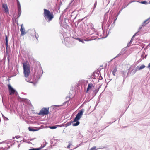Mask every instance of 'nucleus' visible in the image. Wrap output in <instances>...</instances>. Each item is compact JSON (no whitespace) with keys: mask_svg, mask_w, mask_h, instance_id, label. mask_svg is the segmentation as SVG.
Returning a JSON list of instances; mask_svg holds the SVG:
<instances>
[{"mask_svg":"<svg viewBox=\"0 0 150 150\" xmlns=\"http://www.w3.org/2000/svg\"><path fill=\"white\" fill-rule=\"evenodd\" d=\"M43 73V71L42 68H40L38 71L35 70L34 74L35 77L36 76V79L37 80V81L33 82V81H30L31 79H26L25 80L27 82L33 83L34 86H35L37 83L38 80L42 76Z\"/></svg>","mask_w":150,"mask_h":150,"instance_id":"f257e3e1","label":"nucleus"},{"mask_svg":"<svg viewBox=\"0 0 150 150\" xmlns=\"http://www.w3.org/2000/svg\"><path fill=\"white\" fill-rule=\"evenodd\" d=\"M23 68L24 76L28 77L30 72V67L28 62L23 63Z\"/></svg>","mask_w":150,"mask_h":150,"instance_id":"f03ea898","label":"nucleus"},{"mask_svg":"<svg viewBox=\"0 0 150 150\" xmlns=\"http://www.w3.org/2000/svg\"><path fill=\"white\" fill-rule=\"evenodd\" d=\"M44 14L45 19L48 20V22L51 21L54 18L53 14L48 10L46 9H44Z\"/></svg>","mask_w":150,"mask_h":150,"instance_id":"7ed1b4c3","label":"nucleus"},{"mask_svg":"<svg viewBox=\"0 0 150 150\" xmlns=\"http://www.w3.org/2000/svg\"><path fill=\"white\" fill-rule=\"evenodd\" d=\"M49 108H42L38 114L39 115H47L48 114L49 112Z\"/></svg>","mask_w":150,"mask_h":150,"instance_id":"20e7f679","label":"nucleus"},{"mask_svg":"<svg viewBox=\"0 0 150 150\" xmlns=\"http://www.w3.org/2000/svg\"><path fill=\"white\" fill-rule=\"evenodd\" d=\"M8 87L9 89V92L10 95H13L15 94L16 96L18 95L17 91L14 89L10 84L8 85Z\"/></svg>","mask_w":150,"mask_h":150,"instance_id":"39448f33","label":"nucleus"},{"mask_svg":"<svg viewBox=\"0 0 150 150\" xmlns=\"http://www.w3.org/2000/svg\"><path fill=\"white\" fill-rule=\"evenodd\" d=\"M16 1L17 3L18 8V15L17 16V19L20 16L21 13V10L20 2H19L18 0H16Z\"/></svg>","mask_w":150,"mask_h":150,"instance_id":"423d86ee","label":"nucleus"},{"mask_svg":"<svg viewBox=\"0 0 150 150\" xmlns=\"http://www.w3.org/2000/svg\"><path fill=\"white\" fill-rule=\"evenodd\" d=\"M79 30L82 33H84L86 30L85 25L84 23L80 24L78 28Z\"/></svg>","mask_w":150,"mask_h":150,"instance_id":"0eeeda50","label":"nucleus"},{"mask_svg":"<svg viewBox=\"0 0 150 150\" xmlns=\"http://www.w3.org/2000/svg\"><path fill=\"white\" fill-rule=\"evenodd\" d=\"M79 118L76 116L75 118L74 119L73 121L72 125L73 126H76L80 124V122L79 121Z\"/></svg>","mask_w":150,"mask_h":150,"instance_id":"6e6552de","label":"nucleus"},{"mask_svg":"<svg viewBox=\"0 0 150 150\" xmlns=\"http://www.w3.org/2000/svg\"><path fill=\"white\" fill-rule=\"evenodd\" d=\"M84 110L83 109H82L76 115V117L79 118V119L82 117Z\"/></svg>","mask_w":150,"mask_h":150,"instance_id":"1a4fd4ad","label":"nucleus"},{"mask_svg":"<svg viewBox=\"0 0 150 150\" xmlns=\"http://www.w3.org/2000/svg\"><path fill=\"white\" fill-rule=\"evenodd\" d=\"M2 8L4 9V11L6 13H9V10L6 4H2Z\"/></svg>","mask_w":150,"mask_h":150,"instance_id":"9d476101","label":"nucleus"},{"mask_svg":"<svg viewBox=\"0 0 150 150\" xmlns=\"http://www.w3.org/2000/svg\"><path fill=\"white\" fill-rule=\"evenodd\" d=\"M20 30L21 32V35L22 36H23L26 33V32L25 31V29L24 27L23 26V24H22L21 26Z\"/></svg>","mask_w":150,"mask_h":150,"instance_id":"9b49d317","label":"nucleus"},{"mask_svg":"<svg viewBox=\"0 0 150 150\" xmlns=\"http://www.w3.org/2000/svg\"><path fill=\"white\" fill-rule=\"evenodd\" d=\"M70 96H67L66 98H65V99L66 100H67V98H68V100H67L65 102H64L63 103V104L62 105H54V106H55V107H60V106H63V105H65L66 103H69V101L70 100Z\"/></svg>","mask_w":150,"mask_h":150,"instance_id":"f8f14e48","label":"nucleus"},{"mask_svg":"<svg viewBox=\"0 0 150 150\" xmlns=\"http://www.w3.org/2000/svg\"><path fill=\"white\" fill-rule=\"evenodd\" d=\"M120 72H121L120 74L122 75V76L123 78V81H124L125 80V79L127 76H126V74L127 73V71H120Z\"/></svg>","mask_w":150,"mask_h":150,"instance_id":"ddd939ff","label":"nucleus"},{"mask_svg":"<svg viewBox=\"0 0 150 150\" xmlns=\"http://www.w3.org/2000/svg\"><path fill=\"white\" fill-rule=\"evenodd\" d=\"M126 50V48L125 47L124 48H123L121 51V52H120V53L117 55L115 58H116L117 57L119 56L120 55H122L124 53L125 51Z\"/></svg>","mask_w":150,"mask_h":150,"instance_id":"4468645a","label":"nucleus"},{"mask_svg":"<svg viewBox=\"0 0 150 150\" xmlns=\"http://www.w3.org/2000/svg\"><path fill=\"white\" fill-rule=\"evenodd\" d=\"M138 33V32H137L132 37L129 43H128L127 44V47H128L130 46V45L132 44V43L133 41V38L135 37L136 36V34Z\"/></svg>","mask_w":150,"mask_h":150,"instance_id":"2eb2a0df","label":"nucleus"},{"mask_svg":"<svg viewBox=\"0 0 150 150\" xmlns=\"http://www.w3.org/2000/svg\"><path fill=\"white\" fill-rule=\"evenodd\" d=\"M28 129L30 131H38L39 129V128L38 127H35V129L30 127L28 128Z\"/></svg>","mask_w":150,"mask_h":150,"instance_id":"dca6fc26","label":"nucleus"},{"mask_svg":"<svg viewBox=\"0 0 150 150\" xmlns=\"http://www.w3.org/2000/svg\"><path fill=\"white\" fill-rule=\"evenodd\" d=\"M106 14H105L104 16V21H103V22L102 23V27L103 26V24H105L106 22V20H107V18L106 17ZM102 28H103V27H102ZM102 29L103 30V34H104V31L103 30V28H102Z\"/></svg>","mask_w":150,"mask_h":150,"instance_id":"f3484780","label":"nucleus"},{"mask_svg":"<svg viewBox=\"0 0 150 150\" xmlns=\"http://www.w3.org/2000/svg\"><path fill=\"white\" fill-rule=\"evenodd\" d=\"M98 91L99 88L96 89L93 91V92L92 93V96H93V97L91 99L93 98L96 96Z\"/></svg>","mask_w":150,"mask_h":150,"instance_id":"a211bd4d","label":"nucleus"},{"mask_svg":"<svg viewBox=\"0 0 150 150\" xmlns=\"http://www.w3.org/2000/svg\"><path fill=\"white\" fill-rule=\"evenodd\" d=\"M139 67V66H137L134 69H133L132 71H131V73H132V74L133 75L138 70V68Z\"/></svg>","mask_w":150,"mask_h":150,"instance_id":"6ab92c4d","label":"nucleus"},{"mask_svg":"<svg viewBox=\"0 0 150 150\" xmlns=\"http://www.w3.org/2000/svg\"><path fill=\"white\" fill-rule=\"evenodd\" d=\"M150 21V17L144 21L142 25H145L148 24Z\"/></svg>","mask_w":150,"mask_h":150,"instance_id":"aec40b11","label":"nucleus"},{"mask_svg":"<svg viewBox=\"0 0 150 150\" xmlns=\"http://www.w3.org/2000/svg\"><path fill=\"white\" fill-rule=\"evenodd\" d=\"M59 125H55V126H49V128L52 129H56L57 127H59Z\"/></svg>","mask_w":150,"mask_h":150,"instance_id":"412c9836","label":"nucleus"},{"mask_svg":"<svg viewBox=\"0 0 150 150\" xmlns=\"http://www.w3.org/2000/svg\"><path fill=\"white\" fill-rule=\"evenodd\" d=\"M112 22V20L111 19H109V20L108 21L107 25L108 28L110 26V24H111Z\"/></svg>","mask_w":150,"mask_h":150,"instance_id":"4be33fe9","label":"nucleus"},{"mask_svg":"<svg viewBox=\"0 0 150 150\" xmlns=\"http://www.w3.org/2000/svg\"><path fill=\"white\" fill-rule=\"evenodd\" d=\"M146 67V66L142 64V65H141L138 68V70H142L143 68H144Z\"/></svg>","mask_w":150,"mask_h":150,"instance_id":"5701e85b","label":"nucleus"},{"mask_svg":"<svg viewBox=\"0 0 150 150\" xmlns=\"http://www.w3.org/2000/svg\"><path fill=\"white\" fill-rule=\"evenodd\" d=\"M145 53L144 52H143V53L142 54L141 56V58H142V59H145L147 56V55H146L145 56H144Z\"/></svg>","mask_w":150,"mask_h":150,"instance_id":"b1692460","label":"nucleus"},{"mask_svg":"<svg viewBox=\"0 0 150 150\" xmlns=\"http://www.w3.org/2000/svg\"><path fill=\"white\" fill-rule=\"evenodd\" d=\"M42 149V147L41 148H32L31 149H29L28 150H40Z\"/></svg>","mask_w":150,"mask_h":150,"instance_id":"393cba45","label":"nucleus"},{"mask_svg":"<svg viewBox=\"0 0 150 150\" xmlns=\"http://www.w3.org/2000/svg\"><path fill=\"white\" fill-rule=\"evenodd\" d=\"M79 39V41L80 42H82L83 43H84V41H90V40H89V39H88V40H85L84 41V40H83V39Z\"/></svg>","mask_w":150,"mask_h":150,"instance_id":"a878e982","label":"nucleus"},{"mask_svg":"<svg viewBox=\"0 0 150 150\" xmlns=\"http://www.w3.org/2000/svg\"><path fill=\"white\" fill-rule=\"evenodd\" d=\"M6 52L7 54L8 52V44H6Z\"/></svg>","mask_w":150,"mask_h":150,"instance_id":"bb28decb","label":"nucleus"},{"mask_svg":"<svg viewBox=\"0 0 150 150\" xmlns=\"http://www.w3.org/2000/svg\"><path fill=\"white\" fill-rule=\"evenodd\" d=\"M5 41H6L5 44H8V38L7 36L6 35H5Z\"/></svg>","mask_w":150,"mask_h":150,"instance_id":"cd10ccee","label":"nucleus"},{"mask_svg":"<svg viewBox=\"0 0 150 150\" xmlns=\"http://www.w3.org/2000/svg\"><path fill=\"white\" fill-rule=\"evenodd\" d=\"M34 32H35V35L36 38V39L38 40V38L39 37L38 35V33L35 32V30L34 29Z\"/></svg>","mask_w":150,"mask_h":150,"instance_id":"c85d7f7f","label":"nucleus"},{"mask_svg":"<svg viewBox=\"0 0 150 150\" xmlns=\"http://www.w3.org/2000/svg\"><path fill=\"white\" fill-rule=\"evenodd\" d=\"M140 3L141 4H148L147 2L146 1H141Z\"/></svg>","mask_w":150,"mask_h":150,"instance_id":"c756f323","label":"nucleus"},{"mask_svg":"<svg viewBox=\"0 0 150 150\" xmlns=\"http://www.w3.org/2000/svg\"><path fill=\"white\" fill-rule=\"evenodd\" d=\"M145 26V25H142L141 26L139 27L138 29V31L137 32H138V33L140 31V30L142 29V28L143 27H144Z\"/></svg>","mask_w":150,"mask_h":150,"instance_id":"7c9ffc66","label":"nucleus"},{"mask_svg":"<svg viewBox=\"0 0 150 150\" xmlns=\"http://www.w3.org/2000/svg\"><path fill=\"white\" fill-rule=\"evenodd\" d=\"M117 66H116L114 69L112 71V73H115L117 71Z\"/></svg>","mask_w":150,"mask_h":150,"instance_id":"2f4dec72","label":"nucleus"},{"mask_svg":"<svg viewBox=\"0 0 150 150\" xmlns=\"http://www.w3.org/2000/svg\"><path fill=\"white\" fill-rule=\"evenodd\" d=\"M93 86V85L92 83H89L88 85V87L90 89L92 88Z\"/></svg>","mask_w":150,"mask_h":150,"instance_id":"473e14b6","label":"nucleus"},{"mask_svg":"<svg viewBox=\"0 0 150 150\" xmlns=\"http://www.w3.org/2000/svg\"><path fill=\"white\" fill-rule=\"evenodd\" d=\"M72 123L73 124V122L72 121H70L67 122L66 123H67V125H68V126H69L71 125V124Z\"/></svg>","mask_w":150,"mask_h":150,"instance_id":"72a5a7b5","label":"nucleus"},{"mask_svg":"<svg viewBox=\"0 0 150 150\" xmlns=\"http://www.w3.org/2000/svg\"><path fill=\"white\" fill-rule=\"evenodd\" d=\"M97 1H96L95 3H94V6H93L94 9H95L96 7V6L97 5Z\"/></svg>","mask_w":150,"mask_h":150,"instance_id":"f704fd0d","label":"nucleus"},{"mask_svg":"<svg viewBox=\"0 0 150 150\" xmlns=\"http://www.w3.org/2000/svg\"><path fill=\"white\" fill-rule=\"evenodd\" d=\"M117 18V16H116V18L115 19L112 25H111L113 27H114V25H115V21L116 20Z\"/></svg>","mask_w":150,"mask_h":150,"instance_id":"c9c22d12","label":"nucleus"},{"mask_svg":"<svg viewBox=\"0 0 150 150\" xmlns=\"http://www.w3.org/2000/svg\"><path fill=\"white\" fill-rule=\"evenodd\" d=\"M96 146H93L92 148H91V149H89V150H96V149H96Z\"/></svg>","mask_w":150,"mask_h":150,"instance_id":"e433bc0d","label":"nucleus"},{"mask_svg":"<svg viewBox=\"0 0 150 150\" xmlns=\"http://www.w3.org/2000/svg\"><path fill=\"white\" fill-rule=\"evenodd\" d=\"M131 73V71H128V73H127V76L128 75H132V73Z\"/></svg>","mask_w":150,"mask_h":150,"instance_id":"4c0bfd02","label":"nucleus"},{"mask_svg":"<svg viewBox=\"0 0 150 150\" xmlns=\"http://www.w3.org/2000/svg\"><path fill=\"white\" fill-rule=\"evenodd\" d=\"M2 102L3 103V105H4L5 106V108H7V106L6 105H4V100H3V97L2 96Z\"/></svg>","mask_w":150,"mask_h":150,"instance_id":"58836bf2","label":"nucleus"},{"mask_svg":"<svg viewBox=\"0 0 150 150\" xmlns=\"http://www.w3.org/2000/svg\"><path fill=\"white\" fill-rule=\"evenodd\" d=\"M123 9V8H122V9H121L119 12L118 13L117 16H118V15L120 14V12H121L122 11V10Z\"/></svg>","mask_w":150,"mask_h":150,"instance_id":"ea45409f","label":"nucleus"},{"mask_svg":"<svg viewBox=\"0 0 150 150\" xmlns=\"http://www.w3.org/2000/svg\"><path fill=\"white\" fill-rule=\"evenodd\" d=\"M47 143L46 142H45V144L43 146H42V145H41V147H40V148L42 147V149L43 148V147H45V146Z\"/></svg>","mask_w":150,"mask_h":150,"instance_id":"a19ab883","label":"nucleus"},{"mask_svg":"<svg viewBox=\"0 0 150 150\" xmlns=\"http://www.w3.org/2000/svg\"><path fill=\"white\" fill-rule=\"evenodd\" d=\"M4 120L6 121H8V119L6 117H5L3 118Z\"/></svg>","mask_w":150,"mask_h":150,"instance_id":"79ce46f5","label":"nucleus"},{"mask_svg":"<svg viewBox=\"0 0 150 150\" xmlns=\"http://www.w3.org/2000/svg\"><path fill=\"white\" fill-rule=\"evenodd\" d=\"M147 68L149 69L150 70V63H149L147 67Z\"/></svg>","mask_w":150,"mask_h":150,"instance_id":"37998d69","label":"nucleus"},{"mask_svg":"<svg viewBox=\"0 0 150 150\" xmlns=\"http://www.w3.org/2000/svg\"><path fill=\"white\" fill-rule=\"evenodd\" d=\"M15 137L16 139H18V138H19L20 137V136H19V135L16 136H15Z\"/></svg>","mask_w":150,"mask_h":150,"instance_id":"c03bdc74","label":"nucleus"},{"mask_svg":"<svg viewBox=\"0 0 150 150\" xmlns=\"http://www.w3.org/2000/svg\"><path fill=\"white\" fill-rule=\"evenodd\" d=\"M90 89V88H88V87H87V90H86V93H87L88 92V91H89V90Z\"/></svg>","mask_w":150,"mask_h":150,"instance_id":"a18cd8bd","label":"nucleus"},{"mask_svg":"<svg viewBox=\"0 0 150 150\" xmlns=\"http://www.w3.org/2000/svg\"><path fill=\"white\" fill-rule=\"evenodd\" d=\"M70 146H71V144L70 143H69V144L68 145V146H67V148H70Z\"/></svg>","mask_w":150,"mask_h":150,"instance_id":"49530a36","label":"nucleus"},{"mask_svg":"<svg viewBox=\"0 0 150 150\" xmlns=\"http://www.w3.org/2000/svg\"><path fill=\"white\" fill-rule=\"evenodd\" d=\"M105 147H102V146H100V148H99V149H103L104 148H105Z\"/></svg>","mask_w":150,"mask_h":150,"instance_id":"de8ad7c7","label":"nucleus"},{"mask_svg":"<svg viewBox=\"0 0 150 150\" xmlns=\"http://www.w3.org/2000/svg\"><path fill=\"white\" fill-rule=\"evenodd\" d=\"M64 126L65 127H67V126H68V125H67V123H66V124H64Z\"/></svg>","mask_w":150,"mask_h":150,"instance_id":"09e8293b","label":"nucleus"},{"mask_svg":"<svg viewBox=\"0 0 150 150\" xmlns=\"http://www.w3.org/2000/svg\"><path fill=\"white\" fill-rule=\"evenodd\" d=\"M82 144V143H81L80 144H79V145H77L76 146V148H77V147H78L79 146H80L81 145V144Z\"/></svg>","mask_w":150,"mask_h":150,"instance_id":"8fccbe9b","label":"nucleus"},{"mask_svg":"<svg viewBox=\"0 0 150 150\" xmlns=\"http://www.w3.org/2000/svg\"><path fill=\"white\" fill-rule=\"evenodd\" d=\"M95 9H94V8H93V10H92L91 13V14L93 13V12Z\"/></svg>","mask_w":150,"mask_h":150,"instance_id":"3c124183","label":"nucleus"},{"mask_svg":"<svg viewBox=\"0 0 150 150\" xmlns=\"http://www.w3.org/2000/svg\"><path fill=\"white\" fill-rule=\"evenodd\" d=\"M108 34L107 33L106 34V35L105 36H104L103 37V38H106L108 36Z\"/></svg>","mask_w":150,"mask_h":150,"instance_id":"603ef678","label":"nucleus"},{"mask_svg":"<svg viewBox=\"0 0 150 150\" xmlns=\"http://www.w3.org/2000/svg\"><path fill=\"white\" fill-rule=\"evenodd\" d=\"M20 144H19L18 146V148L19 147H20Z\"/></svg>","mask_w":150,"mask_h":150,"instance_id":"864d4df0","label":"nucleus"},{"mask_svg":"<svg viewBox=\"0 0 150 150\" xmlns=\"http://www.w3.org/2000/svg\"><path fill=\"white\" fill-rule=\"evenodd\" d=\"M2 117L3 118H4L5 117V116L4 115H2Z\"/></svg>","mask_w":150,"mask_h":150,"instance_id":"5fc2aeb1","label":"nucleus"},{"mask_svg":"<svg viewBox=\"0 0 150 150\" xmlns=\"http://www.w3.org/2000/svg\"><path fill=\"white\" fill-rule=\"evenodd\" d=\"M65 0H62V2H64Z\"/></svg>","mask_w":150,"mask_h":150,"instance_id":"6e6d98bb","label":"nucleus"},{"mask_svg":"<svg viewBox=\"0 0 150 150\" xmlns=\"http://www.w3.org/2000/svg\"><path fill=\"white\" fill-rule=\"evenodd\" d=\"M23 140L24 142H25V140L24 138L23 139Z\"/></svg>","mask_w":150,"mask_h":150,"instance_id":"4d7b16f0","label":"nucleus"},{"mask_svg":"<svg viewBox=\"0 0 150 150\" xmlns=\"http://www.w3.org/2000/svg\"><path fill=\"white\" fill-rule=\"evenodd\" d=\"M129 98H131V96H129Z\"/></svg>","mask_w":150,"mask_h":150,"instance_id":"13d9d810","label":"nucleus"},{"mask_svg":"<svg viewBox=\"0 0 150 150\" xmlns=\"http://www.w3.org/2000/svg\"><path fill=\"white\" fill-rule=\"evenodd\" d=\"M12 139H15V137H13Z\"/></svg>","mask_w":150,"mask_h":150,"instance_id":"bf43d9fd","label":"nucleus"},{"mask_svg":"<svg viewBox=\"0 0 150 150\" xmlns=\"http://www.w3.org/2000/svg\"><path fill=\"white\" fill-rule=\"evenodd\" d=\"M112 74H113V75L114 76H115V73H112Z\"/></svg>","mask_w":150,"mask_h":150,"instance_id":"052dcab7","label":"nucleus"},{"mask_svg":"<svg viewBox=\"0 0 150 150\" xmlns=\"http://www.w3.org/2000/svg\"><path fill=\"white\" fill-rule=\"evenodd\" d=\"M135 1H137V2H139V1H133L132 2H135Z\"/></svg>","mask_w":150,"mask_h":150,"instance_id":"680f3d73","label":"nucleus"},{"mask_svg":"<svg viewBox=\"0 0 150 150\" xmlns=\"http://www.w3.org/2000/svg\"><path fill=\"white\" fill-rule=\"evenodd\" d=\"M103 79V78L102 77H101V78L100 79V80L102 79Z\"/></svg>","mask_w":150,"mask_h":150,"instance_id":"e2e57ef3","label":"nucleus"},{"mask_svg":"<svg viewBox=\"0 0 150 150\" xmlns=\"http://www.w3.org/2000/svg\"><path fill=\"white\" fill-rule=\"evenodd\" d=\"M10 148V146H9L8 147V149H9V148Z\"/></svg>","mask_w":150,"mask_h":150,"instance_id":"0e129e2a","label":"nucleus"},{"mask_svg":"<svg viewBox=\"0 0 150 150\" xmlns=\"http://www.w3.org/2000/svg\"><path fill=\"white\" fill-rule=\"evenodd\" d=\"M109 124H112V123L110 122V123H109Z\"/></svg>","mask_w":150,"mask_h":150,"instance_id":"69168bd1","label":"nucleus"},{"mask_svg":"<svg viewBox=\"0 0 150 150\" xmlns=\"http://www.w3.org/2000/svg\"><path fill=\"white\" fill-rule=\"evenodd\" d=\"M115 121H115H114V122H112V123H113V122H114Z\"/></svg>","mask_w":150,"mask_h":150,"instance_id":"338daca9","label":"nucleus"},{"mask_svg":"<svg viewBox=\"0 0 150 150\" xmlns=\"http://www.w3.org/2000/svg\"><path fill=\"white\" fill-rule=\"evenodd\" d=\"M1 142L0 143V144H1Z\"/></svg>","mask_w":150,"mask_h":150,"instance_id":"774afa93","label":"nucleus"}]
</instances>
